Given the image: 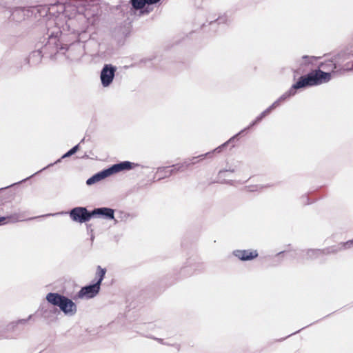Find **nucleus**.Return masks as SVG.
Returning a JSON list of instances; mask_svg holds the SVG:
<instances>
[{
  "mask_svg": "<svg viewBox=\"0 0 353 353\" xmlns=\"http://www.w3.org/2000/svg\"><path fill=\"white\" fill-rule=\"evenodd\" d=\"M153 339L158 341L159 343L163 345H168L167 343H164L163 339L161 338H157V337H152Z\"/></svg>",
  "mask_w": 353,
  "mask_h": 353,
  "instance_id": "f704fd0d",
  "label": "nucleus"
},
{
  "mask_svg": "<svg viewBox=\"0 0 353 353\" xmlns=\"http://www.w3.org/2000/svg\"><path fill=\"white\" fill-rule=\"evenodd\" d=\"M198 161H197L196 159H194V160L191 161V162H196V163Z\"/></svg>",
  "mask_w": 353,
  "mask_h": 353,
  "instance_id": "a19ab883",
  "label": "nucleus"
},
{
  "mask_svg": "<svg viewBox=\"0 0 353 353\" xmlns=\"http://www.w3.org/2000/svg\"><path fill=\"white\" fill-rule=\"evenodd\" d=\"M327 66H334L333 69H336V65L332 61H329L325 63H321L316 70H311L310 73L315 85H321L323 83H327L331 79V73L321 70L320 68L327 69Z\"/></svg>",
  "mask_w": 353,
  "mask_h": 353,
  "instance_id": "7ed1b4c3",
  "label": "nucleus"
},
{
  "mask_svg": "<svg viewBox=\"0 0 353 353\" xmlns=\"http://www.w3.org/2000/svg\"><path fill=\"white\" fill-rule=\"evenodd\" d=\"M101 286L92 281L89 284L83 286L74 296V299H91L97 296Z\"/></svg>",
  "mask_w": 353,
  "mask_h": 353,
  "instance_id": "20e7f679",
  "label": "nucleus"
},
{
  "mask_svg": "<svg viewBox=\"0 0 353 353\" xmlns=\"http://www.w3.org/2000/svg\"><path fill=\"white\" fill-rule=\"evenodd\" d=\"M352 246H353V239L351 240H349L346 242L341 243L340 248H335V247H334V248L335 249L338 250V252H339L342 250H346V249L350 248Z\"/></svg>",
  "mask_w": 353,
  "mask_h": 353,
  "instance_id": "cd10ccee",
  "label": "nucleus"
},
{
  "mask_svg": "<svg viewBox=\"0 0 353 353\" xmlns=\"http://www.w3.org/2000/svg\"><path fill=\"white\" fill-rule=\"evenodd\" d=\"M301 201L303 205H309L314 202L307 195L305 194L301 197Z\"/></svg>",
  "mask_w": 353,
  "mask_h": 353,
  "instance_id": "c756f323",
  "label": "nucleus"
},
{
  "mask_svg": "<svg viewBox=\"0 0 353 353\" xmlns=\"http://www.w3.org/2000/svg\"><path fill=\"white\" fill-rule=\"evenodd\" d=\"M290 257H291L292 259H295V255L292 254V255L290 256Z\"/></svg>",
  "mask_w": 353,
  "mask_h": 353,
  "instance_id": "79ce46f5",
  "label": "nucleus"
},
{
  "mask_svg": "<svg viewBox=\"0 0 353 353\" xmlns=\"http://www.w3.org/2000/svg\"><path fill=\"white\" fill-rule=\"evenodd\" d=\"M302 252H305V254L302 256L303 260H314L321 255L335 254L338 252V250L334 247H330L325 249H308Z\"/></svg>",
  "mask_w": 353,
  "mask_h": 353,
  "instance_id": "6e6552de",
  "label": "nucleus"
},
{
  "mask_svg": "<svg viewBox=\"0 0 353 353\" xmlns=\"http://www.w3.org/2000/svg\"><path fill=\"white\" fill-rule=\"evenodd\" d=\"M301 330H302V329H301V330H297L296 332H295L292 333V334H296V333H297V332H299Z\"/></svg>",
  "mask_w": 353,
  "mask_h": 353,
  "instance_id": "ea45409f",
  "label": "nucleus"
},
{
  "mask_svg": "<svg viewBox=\"0 0 353 353\" xmlns=\"http://www.w3.org/2000/svg\"><path fill=\"white\" fill-rule=\"evenodd\" d=\"M303 61L300 63V67L296 70H293L294 75V78L295 79L296 74H299L301 73H304L306 72L305 69L303 68V67L307 66L309 65L313 64V61H315L316 59V57H310L307 55H304L302 57Z\"/></svg>",
  "mask_w": 353,
  "mask_h": 353,
  "instance_id": "a211bd4d",
  "label": "nucleus"
},
{
  "mask_svg": "<svg viewBox=\"0 0 353 353\" xmlns=\"http://www.w3.org/2000/svg\"><path fill=\"white\" fill-rule=\"evenodd\" d=\"M235 141V137H232L230 138L227 141L223 143V144L220 145L215 149H214L212 151H210L208 152H206L205 154H203L201 157H202L203 159L207 158V157H212V154L214 153H220L230 143H233Z\"/></svg>",
  "mask_w": 353,
  "mask_h": 353,
  "instance_id": "aec40b11",
  "label": "nucleus"
},
{
  "mask_svg": "<svg viewBox=\"0 0 353 353\" xmlns=\"http://www.w3.org/2000/svg\"><path fill=\"white\" fill-rule=\"evenodd\" d=\"M84 140H85V138L82 139L79 143L77 144L76 145H74L72 148H70L68 152H66L65 154H63L61 156V158L57 159L54 163H51L48 164L47 166L44 167L43 168L41 169L40 170L37 171V172L32 174L31 176H28V177L21 180V181H19L17 183H13L12 185H8V186H6L5 188H0V192L3 190H5V189H6V188H10L11 186H13V185H14L16 184L21 183H23L24 181H26L27 180H28L31 177H32V176H35L36 174L40 173L41 172H42V171L45 170H46V169L53 166L55 164H57V163H60L62 161V159L72 156L73 154H74L79 150V145H80V143L84 142Z\"/></svg>",
  "mask_w": 353,
  "mask_h": 353,
  "instance_id": "0eeeda50",
  "label": "nucleus"
},
{
  "mask_svg": "<svg viewBox=\"0 0 353 353\" xmlns=\"http://www.w3.org/2000/svg\"><path fill=\"white\" fill-rule=\"evenodd\" d=\"M129 3L131 5L130 11L135 13L136 11L139 10L140 16L148 14L152 11L148 7L145 8L146 6L145 0H130Z\"/></svg>",
  "mask_w": 353,
  "mask_h": 353,
  "instance_id": "4468645a",
  "label": "nucleus"
},
{
  "mask_svg": "<svg viewBox=\"0 0 353 353\" xmlns=\"http://www.w3.org/2000/svg\"><path fill=\"white\" fill-rule=\"evenodd\" d=\"M296 94V91H294L292 90V88L290 87V88L286 91L285 93H283L280 97H279V101H280L281 103L286 101L289 98H290L292 96H294Z\"/></svg>",
  "mask_w": 353,
  "mask_h": 353,
  "instance_id": "393cba45",
  "label": "nucleus"
},
{
  "mask_svg": "<svg viewBox=\"0 0 353 353\" xmlns=\"http://www.w3.org/2000/svg\"><path fill=\"white\" fill-rule=\"evenodd\" d=\"M188 268V266H186V267H183V268L181 270V273L182 274H183L184 276L190 275V274H192V272H190V273H188V274H185V272H186V270H187Z\"/></svg>",
  "mask_w": 353,
  "mask_h": 353,
  "instance_id": "72a5a7b5",
  "label": "nucleus"
},
{
  "mask_svg": "<svg viewBox=\"0 0 353 353\" xmlns=\"http://www.w3.org/2000/svg\"><path fill=\"white\" fill-rule=\"evenodd\" d=\"M90 225H87L88 232L91 233V240L93 241L94 236L93 235V229H90Z\"/></svg>",
  "mask_w": 353,
  "mask_h": 353,
  "instance_id": "c9c22d12",
  "label": "nucleus"
},
{
  "mask_svg": "<svg viewBox=\"0 0 353 353\" xmlns=\"http://www.w3.org/2000/svg\"><path fill=\"white\" fill-rule=\"evenodd\" d=\"M147 7L159 3L161 0H145Z\"/></svg>",
  "mask_w": 353,
  "mask_h": 353,
  "instance_id": "2f4dec72",
  "label": "nucleus"
},
{
  "mask_svg": "<svg viewBox=\"0 0 353 353\" xmlns=\"http://www.w3.org/2000/svg\"><path fill=\"white\" fill-rule=\"evenodd\" d=\"M47 302L56 307H59L66 316H74L77 312V304L68 296L58 292H49L46 296Z\"/></svg>",
  "mask_w": 353,
  "mask_h": 353,
  "instance_id": "f257e3e1",
  "label": "nucleus"
},
{
  "mask_svg": "<svg viewBox=\"0 0 353 353\" xmlns=\"http://www.w3.org/2000/svg\"><path fill=\"white\" fill-rule=\"evenodd\" d=\"M170 167H159L157 168V173H160L162 174L161 177H160L158 181L163 179L165 177L170 176L173 174L177 172L175 168H172L170 169Z\"/></svg>",
  "mask_w": 353,
  "mask_h": 353,
  "instance_id": "4be33fe9",
  "label": "nucleus"
},
{
  "mask_svg": "<svg viewBox=\"0 0 353 353\" xmlns=\"http://www.w3.org/2000/svg\"><path fill=\"white\" fill-rule=\"evenodd\" d=\"M115 210L108 207L94 208L92 210V219L99 218L105 220H114V223H117V220L114 217Z\"/></svg>",
  "mask_w": 353,
  "mask_h": 353,
  "instance_id": "1a4fd4ad",
  "label": "nucleus"
},
{
  "mask_svg": "<svg viewBox=\"0 0 353 353\" xmlns=\"http://www.w3.org/2000/svg\"><path fill=\"white\" fill-rule=\"evenodd\" d=\"M281 102L277 99L271 105L263 111L256 119L251 122V125H255L260 123L267 115H268L274 108L281 105Z\"/></svg>",
  "mask_w": 353,
  "mask_h": 353,
  "instance_id": "dca6fc26",
  "label": "nucleus"
},
{
  "mask_svg": "<svg viewBox=\"0 0 353 353\" xmlns=\"http://www.w3.org/2000/svg\"><path fill=\"white\" fill-rule=\"evenodd\" d=\"M59 213H55V214H44V215H42V216H34V217H31L29 219V220H32V219H38V218H40V217H45V216H55L57 214H58Z\"/></svg>",
  "mask_w": 353,
  "mask_h": 353,
  "instance_id": "473e14b6",
  "label": "nucleus"
},
{
  "mask_svg": "<svg viewBox=\"0 0 353 353\" xmlns=\"http://www.w3.org/2000/svg\"><path fill=\"white\" fill-rule=\"evenodd\" d=\"M151 59H142L141 62L145 63L148 61H150Z\"/></svg>",
  "mask_w": 353,
  "mask_h": 353,
  "instance_id": "58836bf2",
  "label": "nucleus"
},
{
  "mask_svg": "<svg viewBox=\"0 0 353 353\" xmlns=\"http://www.w3.org/2000/svg\"><path fill=\"white\" fill-rule=\"evenodd\" d=\"M10 19L16 22H21L26 17L32 14V9L26 7H14L10 9Z\"/></svg>",
  "mask_w": 353,
  "mask_h": 353,
  "instance_id": "9d476101",
  "label": "nucleus"
},
{
  "mask_svg": "<svg viewBox=\"0 0 353 353\" xmlns=\"http://www.w3.org/2000/svg\"><path fill=\"white\" fill-rule=\"evenodd\" d=\"M285 252V251H281V252H278V253L275 255V256H276V257L280 256L281 255L283 254Z\"/></svg>",
  "mask_w": 353,
  "mask_h": 353,
  "instance_id": "e433bc0d",
  "label": "nucleus"
},
{
  "mask_svg": "<svg viewBox=\"0 0 353 353\" xmlns=\"http://www.w3.org/2000/svg\"><path fill=\"white\" fill-rule=\"evenodd\" d=\"M36 48L37 50L32 51L30 53L29 58L26 59L28 63L32 62L34 65L39 64L41 62L42 57L44 56V54L40 48V43H37L36 44Z\"/></svg>",
  "mask_w": 353,
  "mask_h": 353,
  "instance_id": "f3484780",
  "label": "nucleus"
},
{
  "mask_svg": "<svg viewBox=\"0 0 353 353\" xmlns=\"http://www.w3.org/2000/svg\"><path fill=\"white\" fill-rule=\"evenodd\" d=\"M60 34V31L52 32L50 34H48L47 37H43V40L38 42V43H40V48L44 55H49L50 58H53L59 50H68V48H65L59 43V35Z\"/></svg>",
  "mask_w": 353,
  "mask_h": 353,
  "instance_id": "f03ea898",
  "label": "nucleus"
},
{
  "mask_svg": "<svg viewBox=\"0 0 353 353\" xmlns=\"http://www.w3.org/2000/svg\"><path fill=\"white\" fill-rule=\"evenodd\" d=\"M32 315L30 314L28 316V317L27 319H19L17 321L12 322L11 323H10L8 325V330H13L14 328V327L17 326L18 324L26 323L28 321H29L30 319H32Z\"/></svg>",
  "mask_w": 353,
  "mask_h": 353,
  "instance_id": "a878e982",
  "label": "nucleus"
},
{
  "mask_svg": "<svg viewBox=\"0 0 353 353\" xmlns=\"http://www.w3.org/2000/svg\"><path fill=\"white\" fill-rule=\"evenodd\" d=\"M254 125H251V123H250V125L248 127H246L244 129L241 130V131H239L238 133H236V134H234L232 137H235V141H236V140H238L239 139L241 135H242L245 132H247Z\"/></svg>",
  "mask_w": 353,
  "mask_h": 353,
  "instance_id": "c85d7f7f",
  "label": "nucleus"
},
{
  "mask_svg": "<svg viewBox=\"0 0 353 353\" xmlns=\"http://www.w3.org/2000/svg\"><path fill=\"white\" fill-rule=\"evenodd\" d=\"M68 213L70 219L77 223H87L92 219V210H88L86 207H74Z\"/></svg>",
  "mask_w": 353,
  "mask_h": 353,
  "instance_id": "423d86ee",
  "label": "nucleus"
},
{
  "mask_svg": "<svg viewBox=\"0 0 353 353\" xmlns=\"http://www.w3.org/2000/svg\"><path fill=\"white\" fill-rule=\"evenodd\" d=\"M3 336V330L0 327V339H1Z\"/></svg>",
  "mask_w": 353,
  "mask_h": 353,
  "instance_id": "4c0bfd02",
  "label": "nucleus"
},
{
  "mask_svg": "<svg viewBox=\"0 0 353 353\" xmlns=\"http://www.w3.org/2000/svg\"><path fill=\"white\" fill-rule=\"evenodd\" d=\"M232 254L242 261H252L259 256L256 250H235Z\"/></svg>",
  "mask_w": 353,
  "mask_h": 353,
  "instance_id": "ddd939ff",
  "label": "nucleus"
},
{
  "mask_svg": "<svg viewBox=\"0 0 353 353\" xmlns=\"http://www.w3.org/2000/svg\"><path fill=\"white\" fill-rule=\"evenodd\" d=\"M139 166V164L129 161H120L117 163H114L111 165L108 168V170L110 172V176L118 172L122 171H127L134 169V168Z\"/></svg>",
  "mask_w": 353,
  "mask_h": 353,
  "instance_id": "9b49d317",
  "label": "nucleus"
},
{
  "mask_svg": "<svg viewBox=\"0 0 353 353\" xmlns=\"http://www.w3.org/2000/svg\"><path fill=\"white\" fill-rule=\"evenodd\" d=\"M228 21V17L225 14L222 16L219 17L215 21H210V26H214L216 23L217 24H226Z\"/></svg>",
  "mask_w": 353,
  "mask_h": 353,
  "instance_id": "bb28decb",
  "label": "nucleus"
},
{
  "mask_svg": "<svg viewBox=\"0 0 353 353\" xmlns=\"http://www.w3.org/2000/svg\"><path fill=\"white\" fill-rule=\"evenodd\" d=\"M234 172L235 169L232 168H229L228 169L221 170L218 173V177L219 179H222V181H221V183L228 184V185H233L232 180H227L225 179V177L227 176L226 172Z\"/></svg>",
  "mask_w": 353,
  "mask_h": 353,
  "instance_id": "412c9836",
  "label": "nucleus"
},
{
  "mask_svg": "<svg viewBox=\"0 0 353 353\" xmlns=\"http://www.w3.org/2000/svg\"><path fill=\"white\" fill-rule=\"evenodd\" d=\"M312 86H315V85L310 71L306 74L301 75L291 87L294 91L296 92L297 90L305 89Z\"/></svg>",
  "mask_w": 353,
  "mask_h": 353,
  "instance_id": "f8f14e48",
  "label": "nucleus"
},
{
  "mask_svg": "<svg viewBox=\"0 0 353 353\" xmlns=\"http://www.w3.org/2000/svg\"><path fill=\"white\" fill-rule=\"evenodd\" d=\"M106 272L107 270L105 268H101L100 265H98L96 271V277L92 281L95 282L97 284H99V286H101L102 281H103L105 276Z\"/></svg>",
  "mask_w": 353,
  "mask_h": 353,
  "instance_id": "5701e85b",
  "label": "nucleus"
},
{
  "mask_svg": "<svg viewBox=\"0 0 353 353\" xmlns=\"http://www.w3.org/2000/svg\"><path fill=\"white\" fill-rule=\"evenodd\" d=\"M201 155L202 154L199 155L197 157H194L192 159H187L184 160L182 163L174 164L171 167L175 168L176 171L183 172L189 166L196 164V162H191V161L197 159H200L201 160H203V159L202 158V157H201Z\"/></svg>",
  "mask_w": 353,
  "mask_h": 353,
  "instance_id": "6ab92c4d",
  "label": "nucleus"
},
{
  "mask_svg": "<svg viewBox=\"0 0 353 353\" xmlns=\"http://www.w3.org/2000/svg\"><path fill=\"white\" fill-rule=\"evenodd\" d=\"M19 221V216L17 214H14L8 216H0V225H5L9 222H17Z\"/></svg>",
  "mask_w": 353,
  "mask_h": 353,
  "instance_id": "b1692460",
  "label": "nucleus"
},
{
  "mask_svg": "<svg viewBox=\"0 0 353 353\" xmlns=\"http://www.w3.org/2000/svg\"><path fill=\"white\" fill-rule=\"evenodd\" d=\"M117 70V66L111 63L103 65L100 72V81L103 88L110 86L114 79Z\"/></svg>",
  "mask_w": 353,
  "mask_h": 353,
  "instance_id": "39448f33",
  "label": "nucleus"
},
{
  "mask_svg": "<svg viewBox=\"0 0 353 353\" xmlns=\"http://www.w3.org/2000/svg\"><path fill=\"white\" fill-rule=\"evenodd\" d=\"M14 2L15 0H0V6L10 9V6Z\"/></svg>",
  "mask_w": 353,
  "mask_h": 353,
  "instance_id": "7c9ffc66",
  "label": "nucleus"
},
{
  "mask_svg": "<svg viewBox=\"0 0 353 353\" xmlns=\"http://www.w3.org/2000/svg\"><path fill=\"white\" fill-rule=\"evenodd\" d=\"M110 172L107 168L103 169L102 170L94 174L92 176L86 180L87 185H92L97 182L110 176Z\"/></svg>",
  "mask_w": 353,
  "mask_h": 353,
  "instance_id": "2eb2a0df",
  "label": "nucleus"
}]
</instances>
